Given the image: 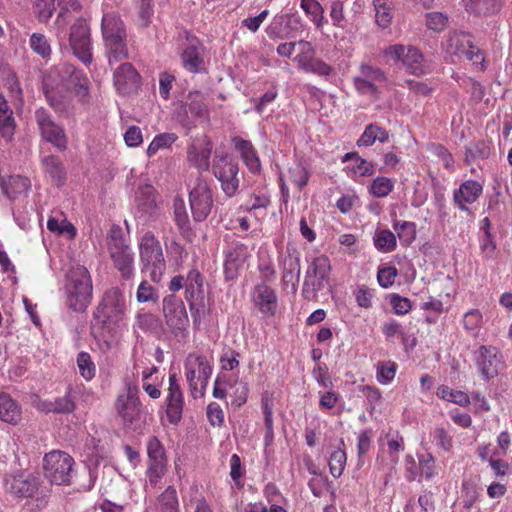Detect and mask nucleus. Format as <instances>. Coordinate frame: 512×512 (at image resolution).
Listing matches in <instances>:
<instances>
[{
  "mask_svg": "<svg viewBox=\"0 0 512 512\" xmlns=\"http://www.w3.org/2000/svg\"><path fill=\"white\" fill-rule=\"evenodd\" d=\"M101 31L109 64L128 57L127 32L120 16L113 11L103 14Z\"/></svg>",
  "mask_w": 512,
  "mask_h": 512,
  "instance_id": "f257e3e1",
  "label": "nucleus"
},
{
  "mask_svg": "<svg viewBox=\"0 0 512 512\" xmlns=\"http://www.w3.org/2000/svg\"><path fill=\"white\" fill-rule=\"evenodd\" d=\"M67 305L75 312H84L90 305L93 294L92 279L89 271L82 265H76L67 274Z\"/></svg>",
  "mask_w": 512,
  "mask_h": 512,
  "instance_id": "f03ea898",
  "label": "nucleus"
},
{
  "mask_svg": "<svg viewBox=\"0 0 512 512\" xmlns=\"http://www.w3.org/2000/svg\"><path fill=\"white\" fill-rule=\"evenodd\" d=\"M126 299L123 291L118 287L107 290L96 310L94 311V320L102 328L109 331L118 326L123 321L126 314Z\"/></svg>",
  "mask_w": 512,
  "mask_h": 512,
  "instance_id": "7ed1b4c3",
  "label": "nucleus"
},
{
  "mask_svg": "<svg viewBox=\"0 0 512 512\" xmlns=\"http://www.w3.org/2000/svg\"><path fill=\"white\" fill-rule=\"evenodd\" d=\"M142 272L147 273L153 282H159L165 272L166 263L159 240L151 233L143 235L140 242Z\"/></svg>",
  "mask_w": 512,
  "mask_h": 512,
  "instance_id": "20e7f679",
  "label": "nucleus"
},
{
  "mask_svg": "<svg viewBox=\"0 0 512 512\" xmlns=\"http://www.w3.org/2000/svg\"><path fill=\"white\" fill-rule=\"evenodd\" d=\"M74 463V459L68 453L53 450L44 456V475L52 484L68 485L71 482Z\"/></svg>",
  "mask_w": 512,
  "mask_h": 512,
  "instance_id": "39448f33",
  "label": "nucleus"
},
{
  "mask_svg": "<svg viewBox=\"0 0 512 512\" xmlns=\"http://www.w3.org/2000/svg\"><path fill=\"white\" fill-rule=\"evenodd\" d=\"M138 389L129 386L127 393L119 395L116 401V410L123 426L132 431L140 430L144 424L141 402L137 396Z\"/></svg>",
  "mask_w": 512,
  "mask_h": 512,
  "instance_id": "423d86ee",
  "label": "nucleus"
},
{
  "mask_svg": "<svg viewBox=\"0 0 512 512\" xmlns=\"http://www.w3.org/2000/svg\"><path fill=\"white\" fill-rule=\"evenodd\" d=\"M446 52L450 55L465 57L473 65H480L483 69V51L473 44L472 36L464 31H451L448 33L445 42Z\"/></svg>",
  "mask_w": 512,
  "mask_h": 512,
  "instance_id": "0eeeda50",
  "label": "nucleus"
},
{
  "mask_svg": "<svg viewBox=\"0 0 512 512\" xmlns=\"http://www.w3.org/2000/svg\"><path fill=\"white\" fill-rule=\"evenodd\" d=\"M212 172L220 182L223 193L229 198L235 196L240 184L238 163L229 155L216 154Z\"/></svg>",
  "mask_w": 512,
  "mask_h": 512,
  "instance_id": "6e6552de",
  "label": "nucleus"
},
{
  "mask_svg": "<svg viewBox=\"0 0 512 512\" xmlns=\"http://www.w3.org/2000/svg\"><path fill=\"white\" fill-rule=\"evenodd\" d=\"M109 252L115 268L120 272L121 278L129 280L134 275V253L125 244L121 231H112L108 242Z\"/></svg>",
  "mask_w": 512,
  "mask_h": 512,
  "instance_id": "1a4fd4ad",
  "label": "nucleus"
},
{
  "mask_svg": "<svg viewBox=\"0 0 512 512\" xmlns=\"http://www.w3.org/2000/svg\"><path fill=\"white\" fill-rule=\"evenodd\" d=\"M330 270V261L327 256H318L311 262L303 282L302 294L305 299H316L318 292L324 288Z\"/></svg>",
  "mask_w": 512,
  "mask_h": 512,
  "instance_id": "9d476101",
  "label": "nucleus"
},
{
  "mask_svg": "<svg viewBox=\"0 0 512 512\" xmlns=\"http://www.w3.org/2000/svg\"><path fill=\"white\" fill-rule=\"evenodd\" d=\"M189 203L193 220L203 222L213 208V193L208 181L198 177L189 193Z\"/></svg>",
  "mask_w": 512,
  "mask_h": 512,
  "instance_id": "9b49d317",
  "label": "nucleus"
},
{
  "mask_svg": "<svg viewBox=\"0 0 512 512\" xmlns=\"http://www.w3.org/2000/svg\"><path fill=\"white\" fill-rule=\"evenodd\" d=\"M384 55L394 61H402L406 70L413 75L419 76L427 72L424 56L417 47L394 44L384 50Z\"/></svg>",
  "mask_w": 512,
  "mask_h": 512,
  "instance_id": "f8f14e48",
  "label": "nucleus"
},
{
  "mask_svg": "<svg viewBox=\"0 0 512 512\" xmlns=\"http://www.w3.org/2000/svg\"><path fill=\"white\" fill-rule=\"evenodd\" d=\"M165 321L175 337H183L189 326V318L183 301L169 295L163 299Z\"/></svg>",
  "mask_w": 512,
  "mask_h": 512,
  "instance_id": "ddd939ff",
  "label": "nucleus"
},
{
  "mask_svg": "<svg viewBox=\"0 0 512 512\" xmlns=\"http://www.w3.org/2000/svg\"><path fill=\"white\" fill-rule=\"evenodd\" d=\"M69 44L74 55L85 65L92 62L90 27L83 18H78L70 27Z\"/></svg>",
  "mask_w": 512,
  "mask_h": 512,
  "instance_id": "4468645a",
  "label": "nucleus"
},
{
  "mask_svg": "<svg viewBox=\"0 0 512 512\" xmlns=\"http://www.w3.org/2000/svg\"><path fill=\"white\" fill-rule=\"evenodd\" d=\"M35 118L43 139L53 144L58 150H65L67 148L65 132L52 120L50 114L41 108L35 112Z\"/></svg>",
  "mask_w": 512,
  "mask_h": 512,
  "instance_id": "2eb2a0df",
  "label": "nucleus"
},
{
  "mask_svg": "<svg viewBox=\"0 0 512 512\" xmlns=\"http://www.w3.org/2000/svg\"><path fill=\"white\" fill-rule=\"evenodd\" d=\"M4 485L6 491L16 497H32L39 488L40 480L32 473L19 472L6 475Z\"/></svg>",
  "mask_w": 512,
  "mask_h": 512,
  "instance_id": "dca6fc26",
  "label": "nucleus"
},
{
  "mask_svg": "<svg viewBox=\"0 0 512 512\" xmlns=\"http://www.w3.org/2000/svg\"><path fill=\"white\" fill-rule=\"evenodd\" d=\"M474 359L479 371L486 379L497 376L504 367L500 352L493 346H481L475 351Z\"/></svg>",
  "mask_w": 512,
  "mask_h": 512,
  "instance_id": "f3484780",
  "label": "nucleus"
},
{
  "mask_svg": "<svg viewBox=\"0 0 512 512\" xmlns=\"http://www.w3.org/2000/svg\"><path fill=\"white\" fill-rule=\"evenodd\" d=\"M303 30L302 19L296 14H282L274 18L266 33L271 39H290L295 32Z\"/></svg>",
  "mask_w": 512,
  "mask_h": 512,
  "instance_id": "a211bd4d",
  "label": "nucleus"
},
{
  "mask_svg": "<svg viewBox=\"0 0 512 512\" xmlns=\"http://www.w3.org/2000/svg\"><path fill=\"white\" fill-rule=\"evenodd\" d=\"M212 147V142L207 135L195 138L187 151L189 163L200 172L208 171Z\"/></svg>",
  "mask_w": 512,
  "mask_h": 512,
  "instance_id": "6ab92c4d",
  "label": "nucleus"
},
{
  "mask_svg": "<svg viewBox=\"0 0 512 512\" xmlns=\"http://www.w3.org/2000/svg\"><path fill=\"white\" fill-rule=\"evenodd\" d=\"M202 53L203 46L199 39L195 36L187 35L186 43L181 53L183 67L190 73H199L204 66Z\"/></svg>",
  "mask_w": 512,
  "mask_h": 512,
  "instance_id": "aec40b11",
  "label": "nucleus"
},
{
  "mask_svg": "<svg viewBox=\"0 0 512 512\" xmlns=\"http://www.w3.org/2000/svg\"><path fill=\"white\" fill-rule=\"evenodd\" d=\"M156 196V190L150 185L142 186L136 192V209L139 214L138 217L145 222L157 217L158 205Z\"/></svg>",
  "mask_w": 512,
  "mask_h": 512,
  "instance_id": "412c9836",
  "label": "nucleus"
},
{
  "mask_svg": "<svg viewBox=\"0 0 512 512\" xmlns=\"http://www.w3.org/2000/svg\"><path fill=\"white\" fill-rule=\"evenodd\" d=\"M166 414L171 424H177L182 416L183 411V394L180 389L176 374L169 376V389L166 399Z\"/></svg>",
  "mask_w": 512,
  "mask_h": 512,
  "instance_id": "4be33fe9",
  "label": "nucleus"
},
{
  "mask_svg": "<svg viewBox=\"0 0 512 512\" xmlns=\"http://www.w3.org/2000/svg\"><path fill=\"white\" fill-rule=\"evenodd\" d=\"M114 85L121 94L134 92L139 86V75L130 63L121 64L114 71Z\"/></svg>",
  "mask_w": 512,
  "mask_h": 512,
  "instance_id": "5701e85b",
  "label": "nucleus"
},
{
  "mask_svg": "<svg viewBox=\"0 0 512 512\" xmlns=\"http://www.w3.org/2000/svg\"><path fill=\"white\" fill-rule=\"evenodd\" d=\"M482 191L483 187L479 182L467 180L454 191L453 201L461 211L469 212L467 205L476 202Z\"/></svg>",
  "mask_w": 512,
  "mask_h": 512,
  "instance_id": "b1692460",
  "label": "nucleus"
},
{
  "mask_svg": "<svg viewBox=\"0 0 512 512\" xmlns=\"http://www.w3.org/2000/svg\"><path fill=\"white\" fill-rule=\"evenodd\" d=\"M248 256L247 246L242 243H234L226 251L224 261V273L227 280L234 279L238 270L242 267Z\"/></svg>",
  "mask_w": 512,
  "mask_h": 512,
  "instance_id": "393cba45",
  "label": "nucleus"
},
{
  "mask_svg": "<svg viewBox=\"0 0 512 512\" xmlns=\"http://www.w3.org/2000/svg\"><path fill=\"white\" fill-rule=\"evenodd\" d=\"M282 283L285 287L291 286L292 291H297L300 279V258L299 253L295 249H287V255L283 262Z\"/></svg>",
  "mask_w": 512,
  "mask_h": 512,
  "instance_id": "a878e982",
  "label": "nucleus"
},
{
  "mask_svg": "<svg viewBox=\"0 0 512 512\" xmlns=\"http://www.w3.org/2000/svg\"><path fill=\"white\" fill-rule=\"evenodd\" d=\"M185 298L189 303L194 323H197V314L199 310L196 309L194 300L203 295V278L200 272L196 269L190 270L184 282Z\"/></svg>",
  "mask_w": 512,
  "mask_h": 512,
  "instance_id": "bb28decb",
  "label": "nucleus"
},
{
  "mask_svg": "<svg viewBox=\"0 0 512 512\" xmlns=\"http://www.w3.org/2000/svg\"><path fill=\"white\" fill-rule=\"evenodd\" d=\"M173 219L180 234L187 240L193 236L189 215L185 201L182 197L176 196L173 200Z\"/></svg>",
  "mask_w": 512,
  "mask_h": 512,
  "instance_id": "cd10ccee",
  "label": "nucleus"
},
{
  "mask_svg": "<svg viewBox=\"0 0 512 512\" xmlns=\"http://www.w3.org/2000/svg\"><path fill=\"white\" fill-rule=\"evenodd\" d=\"M235 149L241 154V158L252 173L260 171L261 163L252 143L240 137L233 139Z\"/></svg>",
  "mask_w": 512,
  "mask_h": 512,
  "instance_id": "c85d7f7f",
  "label": "nucleus"
},
{
  "mask_svg": "<svg viewBox=\"0 0 512 512\" xmlns=\"http://www.w3.org/2000/svg\"><path fill=\"white\" fill-rule=\"evenodd\" d=\"M66 73H69L68 87L74 91L79 101L86 102L89 96V79L72 66L67 67Z\"/></svg>",
  "mask_w": 512,
  "mask_h": 512,
  "instance_id": "c756f323",
  "label": "nucleus"
},
{
  "mask_svg": "<svg viewBox=\"0 0 512 512\" xmlns=\"http://www.w3.org/2000/svg\"><path fill=\"white\" fill-rule=\"evenodd\" d=\"M254 302L259 309L269 315H273L276 309V295L272 288L260 284L254 290Z\"/></svg>",
  "mask_w": 512,
  "mask_h": 512,
  "instance_id": "7c9ffc66",
  "label": "nucleus"
},
{
  "mask_svg": "<svg viewBox=\"0 0 512 512\" xmlns=\"http://www.w3.org/2000/svg\"><path fill=\"white\" fill-rule=\"evenodd\" d=\"M43 90L48 103L57 111L66 109L69 103V97L64 87L57 85L54 87L49 83V78L44 79Z\"/></svg>",
  "mask_w": 512,
  "mask_h": 512,
  "instance_id": "2f4dec72",
  "label": "nucleus"
},
{
  "mask_svg": "<svg viewBox=\"0 0 512 512\" xmlns=\"http://www.w3.org/2000/svg\"><path fill=\"white\" fill-rule=\"evenodd\" d=\"M30 187V180L24 176H10L7 180L1 178V188L4 194L10 199H14L26 193Z\"/></svg>",
  "mask_w": 512,
  "mask_h": 512,
  "instance_id": "473e14b6",
  "label": "nucleus"
},
{
  "mask_svg": "<svg viewBox=\"0 0 512 512\" xmlns=\"http://www.w3.org/2000/svg\"><path fill=\"white\" fill-rule=\"evenodd\" d=\"M0 420L16 425L21 420V409L7 394L0 395Z\"/></svg>",
  "mask_w": 512,
  "mask_h": 512,
  "instance_id": "72a5a7b5",
  "label": "nucleus"
},
{
  "mask_svg": "<svg viewBox=\"0 0 512 512\" xmlns=\"http://www.w3.org/2000/svg\"><path fill=\"white\" fill-rule=\"evenodd\" d=\"M42 164L57 187L65 183L66 171L62 161L57 156L50 155L44 157Z\"/></svg>",
  "mask_w": 512,
  "mask_h": 512,
  "instance_id": "f704fd0d",
  "label": "nucleus"
},
{
  "mask_svg": "<svg viewBox=\"0 0 512 512\" xmlns=\"http://www.w3.org/2000/svg\"><path fill=\"white\" fill-rule=\"evenodd\" d=\"M389 133L384 128L378 126L376 123H371L366 126L363 134L357 140L358 146L368 147L375 143V141H379L384 143L388 141Z\"/></svg>",
  "mask_w": 512,
  "mask_h": 512,
  "instance_id": "c9c22d12",
  "label": "nucleus"
},
{
  "mask_svg": "<svg viewBox=\"0 0 512 512\" xmlns=\"http://www.w3.org/2000/svg\"><path fill=\"white\" fill-rule=\"evenodd\" d=\"M15 121L13 111L9 108L6 100H0V135L10 141L14 135Z\"/></svg>",
  "mask_w": 512,
  "mask_h": 512,
  "instance_id": "e433bc0d",
  "label": "nucleus"
},
{
  "mask_svg": "<svg viewBox=\"0 0 512 512\" xmlns=\"http://www.w3.org/2000/svg\"><path fill=\"white\" fill-rule=\"evenodd\" d=\"M393 229L401 244L405 247L411 245L416 239V224L411 221H394Z\"/></svg>",
  "mask_w": 512,
  "mask_h": 512,
  "instance_id": "4c0bfd02",
  "label": "nucleus"
},
{
  "mask_svg": "<svg viewBox=\"0 0 512 512\" xmlns=\"http://www.w3.org/2000/svg\"><path fill=\"white\" fill-rule=\"evenodd\" d=\"M373 241L376 249L382 253L393 252L397 247L396 236L389 229L376 231Z\"/></svg>",
  "mask_w": 512,
  "mask_h": 512,
  "instance_id": "58836bf2",
  "label": "nucleus"
},
{
  "mask_svg": "<svg viewBox=\"0 0 512 512\" xmlns=\"http://www.w3.org/2000/svg\"><path fill=\"white\" fill-rule=\"evenodd\" d=\"M436 394L439 398L451 401L460 406H467L470 404L469 396L465 392L453 390L446 385L439 386Z\"/></svg>",
  "mask_w": 512,
  "mask_h": 512,
  "instance_id": "ea45409f",
  "label": "nucleus"
},
{
  "mask_svg": "<svg viewBox=\"0 0 512 512\" xmlns=\"http://www.w3.org/2000/svg\"><path fill=\"white\" fill-rule=\"evenodd\" d=\"M55 10V0H34V14L41 23H47Z\"/></svg>",
  "mask_w": 512,
  "mask_h": 512,
  "instance_id": "a19ab883",
  "label": "nucleus"
},
{
  "mask_svg": "<svg viewBox=\"0 0 512 512\" xmlns=\"http://www.w3.org/2000/svg\"><path fill=\"white\" fill-rule=\"evenodd\" d=\"M301 8L307 15L311 16V20L319 28L323 25L324 9L316 0H301Z\"/></svg>",
  "mask_w": 512,
  "mask_h": 512,
  "instance_id": "79ce46f5",
  "label": "nucleus"
},
{
  "mask_svg": "<svg viewBox=\"0 0 512 512\" xmlns=\"http://www.w3.org/2000/svg\"><path fill=\"white\" fill-rule=\"evenodd\" d=\"M189 111L198 117H205L208 114L204 95L199 91L190 92L188 95Z\"/></svg>",
  "mask_w": 512,
  "mask_h": 512,
  "instance_id": "37998d69",
  "label": "nucleus"
},
{
  "mask_svg": "<svg viewBox=\"0 0 512 512\" xmlns=\"http://www.w3.org/2000/svg\"><path fill=\"white\" fill-rule=\"evenodd\" d=\"M161 512H179L178 498L174 487L169 486L159 498Z\"/></svg>",
  "mask_w": 512,
  "mask_h": 512,
  "instance_id": "c03bdc74",
  "label": "nucleus"
},
{
  "mask_svg": "<svg viewBox=\"0 0 512 512\" xmlns=\"http://www.w3.org/2000/svg\"><path fill=\"white\" fill-rule=\"evenodd\" d=\"M31 49L42 58H48L51 55V46L46 36L41 33H33L30 37Z\"/></svg>",
  "mask_w": 512,
  "mask_h": 512,
  "instance_id": "a18cd8bd",
  "label": "nucleus"
},
{
  "mask_svg": "<svg viewBox=\"0 0 512 512\" xmlns=\"http://www.w3.org/2000/svg\"><path fill=\"white\" fill-rule=\"evenodd\" d=\"M149 463H167L165 450L157 437H151L147 443Z\"/></svg>",
  "mask_w": 512,
  "mask_h": 512,
  "instance_id": "49530a36",
  "label": "nucleus"
},
{
  "mask_svg": "<svg viewBox=\"0 0 512 512\" xmlns=\"http://www.w3.org/2000/svg\"><path fill=\"white\" fill-rule=\"evenodd\" d=\"M176 140L177 135L174 133H162L157 135L148 146V156L151 157L155 155L159 149L170 147Z\"/></svg>",
  "mask_w": 512,
  "mask_h": 512,
  "instance_id": "de8ad7c7",
  "label": "nucleus"
},
{
  "mask_svg": "<svg viewBox=\"0 0 512 512\" xmlns=\"http://www.w3.org/2000/svg\"><path fill=\"white\" fill-rule=\"evenodd\" d=\"M186 380L189 385V389L193 398H199L203 396V389H198L197 381V368L195 360H189L185 365Z\"/></svg>",
  "mask_w": 512,
  "mask_h": 512,
  "instance_id": "09e8293b",
  "label": "nucleus"
},
{
  "mask_svg": "<svg viewBox=\"0 0 512 512\" xmlns=\"http://www.w3.org/2000/svg\"><path fill=\"white\" fill-rule=\"evenodd\" d=\"M346 459V453L342 449H338L331 454L329 459V468L330 473L334 478H339L342 475L345 469Z\"/></svg>",
  "mask_w": 512,
  "mask_h": 512,
  "instance_id": "8fccbe9b",
  "label": "nucleus"
},
{
  "mask_svg": "<svg viewBox=\"0 0 512 512\" xmlns=\"http://www.w3.org/2000/svg\"><path fill=\"white\" fill-rule=\"evenodd\" d=\"M77 365L81 376L86 380H91L95 376V365L87 352H80L77 356Z\"/></svg>",
  "mask_w": 512,
  "mask_h": 512,
  "instance_id": "3c124183",
  "label": "nucleus"
},
{
  "mask_svg": "<svg viewBox=\"0 0 512 512\" xmlns=\"http://www.w3.org/2000/svg\"><path fill=\"white\" fill-rule=\"evenodd\" d=\"M350 159H355V172L359 173L361 176H370L374 173L373 165L366 161L365 159L358 156L357 153H347L343 157V162H346Z\"/></svg>",
  "mask_w": 512,
  "mask_h": 512,
  "instance_id": "603ef678",
  "label": "nucleus"
},
{
  "mask_svg": "<svg viewBox=\"0 0 512 512\" xmlns=\"http://www.w3.org/2000/svg\"><path fill=\"white\" fill-rule=\"evenodd\" d=\"M393 189L392 181L387 177H377L373 180L370 192L378 198L387 196Z\"/></svg>",
  "mask_w": 512,
  "mask_h": 512,
  "instance_id": "864d4df0",
  "label": "nucleus"
},
{
  "mask_svg": "<svg viewBox=\"0 0 512 512\" xmlns=\"http://www.w3.org/2000/svg\"><path fill=\"white\" fill-rule=\"evenodd\" d=\"M136 298L140 303L156 302L158 300V293L152 285L143 280L138 287Z\"/></svg>",
  "mask_w": 512,
  "mask_h": 512,
  "instance_id": "5fc2aeb1",
  "label": "nucleus"
},
{
  "mask_svg": "<svg viewBox=\"0 0 512 512\" xmlns=\"http://www.w3.org/2000/svg\"><path fill=\"white\" fill-rule=\"evenodd\" d=\"M396 374V364L391 361L381 362L377 369V380L382 384L390 383Z\"/></svg>",
  "mask_w": 512,
  "mask_h": 512,
  "instance_id": "6e6d98bb",
  "label": "nucleus"
},
{
  "mask_svg": "<svg viewBox=\"0 0 512 512\" xmlns=\"http://www.w3.org/2000/svg\"><path fill=\"white\" fill-rule=\"evenodd\" d=\"M305 72L328 76L332 72V67L321 59L310 57L309 62L305 64Z\"/></svg>",
  "mask_w": 512,
  "mask_h": 512,
  "instance_id": "4d7b16f0",
  "label": "nucleus"
},
{
  "mask_svg": "<svg viewBox=\"0 0 512 512\" xmlns=\"http://www.w3.org/2000/svg\"><path fill=\"white\" fill-rule=\"evenodd\" d=\"M360 75L369 82L375 83L376 85L377 83L384 82L386 80V76L381 69L372 67L370 65H361Z\"/></svg>",
  "mask_w": 512,
  "mask_h": 512,
  "instance_id": "13d9d810",
  "label": "nucleus"
},
{
  "mask_svg": "<svg viewBox=\"0 0 512 512\" xmlns=\"http://www.w3.org/2000/svg\"><path fill=\"white\" fill-rule=\"evenodd\" d=\"M448 17L440 12L426 14V25L433 31H442L447 26Z\"/></svg>",
  "mask_w": 512,
  "mask_h": 512,
  "instance_id": "bf43d9fd",
  "label": "nucleus"
},
{
  "mask_svg": "<svg viewBox=\"0 0 512 512\" xmlns=\"http://www.w3.org/2000/svg\"><path fill=\"white\" fill-rule=\"evenodd\" d=\"M419 469L426 479H431L437 474L435 460L431 454H424L419 458Z\"/></svg>",
  "mask_w": 512,
  "mask_h": 512,
  "instance_id": "052dcab7",
  "label": "nucleus"
},
{
  "mask_svg": "<svg viewBox=\"0 0 512 512\" xmlns=\"http://www.w3.org/2000/svg\"><path fill=\"white\" fill-rule=\"evenodd\" d=\"M397 275V269L393 266H388L379 269L377 274V280L381 287L388 288L394 283V280Z\"/></svg>",
  "mask_w": 512,
  "mask_h": 512,
  "instance_id": "680f3d73",
  "label": "nucleus"
},
{
  "mask_svg": "<svg viewBox=\"0 0 512 512\" xmlns=\"http://www.w3.org/2000/svg\"><path fill=\"white\" fill-rule=\"evenodd\" d=\"M167 463H149L147 470L148 480L151 486L156 487L166 472Z\"/></svg>",
  "mask_w": 512,
  "mask_h": 512,
  "instance_id": "e2e57ef3",
  "label": "nucleus"
},
{
  "mask_svg": "<svg viewBox=\"0 0 512 512\" xmlns=\"http://www.w3.org/2000/svg\"><path fill=\"white\" fill-rule=\"evenodd\" d=\"M207 418L212 426H221L223 424L224 413L218 403L211 402L207 406Z\"/></svg>",
  "mask_w": 512,
  "mask_h": 512,
  "instance_id": "0e129e2a",
  "label": "nucleus"
},
{
  "mask_svg": "<svg viewBox=\"0 0 512 512\" xmlns=\"http://www.w3.org/2000/svg\"><path fill=\"white\" fill-rule=\"evenodd\" d=\"M433 439L435 443L444 451H450L452 449V438L444 428H436L433 433Z\"/></svg>",
  "mask_w": 512,
  "mask_h": 512,
  "instance_id": "69168bd1",
  "label": "nucleus"
},
{
  "mask_svg": "<svg viewBox=\"0 0 512 512\" xmlns=\"http://www.w3.org/2000/svg\"><path fill=\"white\" fill-rule=\"evenodd\" d=\"M393 310L398 315H405L411 310V302L408 298L393 294L390 300Z\"/></svg>",
  "mask_w": 512,
  "mask_h": 512,
  "instance_id": "338daca9",
  "label": "nucleus"
},
{
  "mask_svg": "<svg viewBox=\"0 0 512 512\" xmlns=\"http://www.w3.org/2000/svg\"><path fill=\"white\" fill-rule=\"evenodd\" d=\"M54 404V413L58 414L71 413L75 409V403L69 393L63 397L55 399Z\"/></svg>",
  "mask_w": 512,
  "mask_h": 512,
  "instance_id": "774afa93",
  "label": "nucleus"
}]
</instances>
